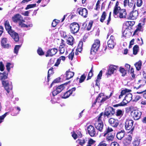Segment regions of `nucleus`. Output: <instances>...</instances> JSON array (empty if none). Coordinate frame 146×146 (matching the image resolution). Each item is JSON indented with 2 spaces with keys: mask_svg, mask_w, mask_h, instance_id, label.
<instances>
[{
  "mask_svg": "<svg viewBox=\"0 0 146 146\" xmlns=\"http://www.w3.org/2000/svg\"><path fill=\"white\" fill-rule=\"evenodd\" d=\"M5 26L6 30L14 40L16 42L18 41L19 40L18 34L11 29V27L10 26L8 21H7L5 22Z\"/></svg>",
  "mask_w": 146,
  "mask_h": 146,
  "instance_id": "obj_1",
  "label": "nucleus"
},
{
  "mask_svg": "<svg viewBox=\"0 0 146 146\" xmlns=\"http://www.w3.org/2000/svg\"><path fill=\"white\" fill-rule=\"evenodd\" d=\"M126 96L125 98V99L124 101L125 100L126 102H122L119 104L115 105L113 106L114 107H116L119 106H123L126 105V104L129 102L131 100H132V94L129 92L125 94Z\"/></svg>",
  "mask_w": 146,
  "mask_h": 146,
  "instance_id": "obj_2",
  "label": "nucleus"
},
{
  "mask_svg": "<svg viewBox=\"0 0 146 146\" xmlns=\"http://www.w3.org/2000/svg\"><path fill=\"white\" fill-rule=\"evenodd\" d=\"M115 113V109L111 107L106 108L104 113V117H110L114 115Z\"/></svg>",
  "mask_w": 146,
  "mask_h": 146,
  "instance_id": "obj_3",
  "label": "nucleus"
},
{
  "mask_svg": "<svg viewBox=\"0 0 146 146\" xmlns=\"http://www.w3.org/2000/svg\"><path fill=\"white\" fill-rule=\"evenodd\" d=\"M71 33L73 34L77 33L80 29V26L77 23L74 22L71 23L70 26Z\"/></svg>",
  "mask_w": 146,
  "mask_h": 146,
  "instance_id": "obj_4",
  "label": "nucleus"
},
{
  "mask_svg": "<svg viewBox=\"0 0 146 146\" xmlns=\"http://www.w3.org/2000/svg\"><path fill=\"white\" fill-rule=\"evenodd\" d=\"M133 121L132 120L127 119L125 122V128L126 130H129L131 129L129 132L131 133L134 129V127H132Z\"/></svg>",
  "mask_w": 146,
  "mask_h": 146,
  "instance_id": "obj_5",
  "label": "nucleus"
},
{
  "mask_svg": "<svg viewBox=\"0 0 146 146\" xmlns=\"http://www.w3.org/2000/svg\"><path fill=\"white\" fill-rule=\"evenodd\" d=\"M88 133L92 137H95L98 135V132L96 131L94 127L90 125L87 127Z\"/></svg>",
  "mask_w": 146,
  "mask_h": 146,
  "instance_id": "obj_6",
  "label": "nucleus"
},
{
  "mask_svg": "<svg viewBox=\"0 0 146 146\" xmlns=\"http://www.w3.org/2000/svg\"><path fill=\"white\" fill-rule=\"evenodd\" d=\"M2 83L7 92L9 93L12 90V86L11 82H9L8 81L3 80Z\"/></svg>",
  "mask_w": 146,
  "mask_h": 146,
  "instance_id": "obj_7",
  "label": "nucleus"
},
{
  "mask_svg": "<svg viewBox=\"0 0 146 146\" xmlns=\"http://www.w3.org/2000/svg\"><path fill=\"white\" fill-rule=\"evenodd\" d=\"M131 115L134 120L139 119L141 116L142 113L138 110H134L131 112Z\"/></svg>",
  "mask_w": 146,
  "mask_h": 146,
  "instance_id": "obj_8",
  "label": "nucleus"
},
{
  "mask_svg": "<svg viewBox=\"0 0 146 146\" xmlns=\"http://www.w3.org/2000/svg\"><path fill=\"white\" fill-rule=\"evenodd\" d=\"M100 41L99 40H96L95 41L94 43L92 45L91 50V53L96 52L97 51L100 46Z\"/></svg>",
  "mask_w": 146,
  "mask_h": 146,
  "instance_id": "obj_9",
  "label": "nucleus"
},
{
  "mask_svg": "<svg viewBox=\"0 0 146 146\" xmlns=\"http://www.w3.org/2000/svg\"><path fill=\"white\" fill-rule=\"evenodd\" d=\"M135 7V4L133 8V10L130 13L128 17V19L134 20L137 18L138 15V12L136 10H134Z\"/></svg>",
  "mask_w": 146,
  "mask_h": 146,
  "instance_id": "obj_10",
  "label": "nucleus"
},
{
  "mask_svg": "<svg viewBox=\"0 0 146 146\" xmlns=\"http://www.w3.org/2000/svg\"><path fill=\"white\" fill-rule=\"evenodd\" d=\"M12 19L15 23L18 22L19 24L22 22H25V21L23 19V17L19 14H17L12 17Z\"/></svg>",
  "mask_w": 146,
  "mask_h": 146,
  "instance_id": "obj_11",
  "label": "nucleus"
},
{
  "mask_svg": "<svg viewBox=\"0 0 146 146\" xmlns=\"http://www.w3.org/2000/svg\"><path fill=\"white\" fill-rule=\"evenodd\" d=\"M109 123L112 127H116L119 125V121L117 119L111 118L109 120Z\"/></svg>",
  "mask_w": 146,
  "mask_h": 146,
  "instance_id": "obj_12",
  "label": "nucleus"
},
{
  "mask_svg": "<svg viewBox=\"0 0 146 146\" xmlns=\"http://www.w3.org/2000/svg\"><path fill=\"white\" fill-rule=\"evenodd\" d=\"M115 44L114 37L113 36L111 35L110 36V39L108 42V46L110 48H114Z\"/></svg>",
  "mask_w": 146,
  "mask_h": 146,
  "instance_id": "obj_13",
  "label": "nucleus"
},
{
  "mask_svg": "<svg viewBox=\"0 0 146 146\" xmlns=\"http://www.w3.org/2000/svg\"><path fill=\"white\" fill-rule=\"evenodd\" d=\"M78 11L79 15H81L84 18L87 17L88 11L85 8H80L79 9Z\"/></svg>",
  "mask_w": 146,
  "mask_h": 146,
  "instance_id": "obj_14",
  "label": "nucleus"
},
{
  "mask_svg": "<svg viewBox=\"0 0 146 146\" xmlns=\"http://www.w3.org/2000/svg\"><path fill=\"white\" fill-rule=\"evenodd\" d=\"M118 66L114 65H111L109 68L107 74L110 75L113 74L114 72L118 68Z\"/></svg>",
  "mask_w": 146,
  "mask_h": 146,
  "instance_id": "obj_15",
  "label": "nucleus"
},
{
  "mask_svg": "<svg viewBox=\"0 0 146 146\" xmlns=\"http://www.w3.org/2000/svg\"><path fill=\"white\" fill-rule=\"evenodd\" d=\"M57 52V49L55 48H52L50 50L49 49L47 51L46 56V57L52 56L53 55H55Z\"/></svg>",
  "mask_w": 146,
  "mask_h": 146,
  "instance_id": "obj_16",
  "label": "nucleus"
},
{
  "mask_svg": "<svg viewBox=\"0 0 146 146\" xmlns=\"http://www.w3.org/2000/svg\"><path fill=\"white\" fill-rule=\"evenodd\" d=\"M7 39L6 38H3L1 40V46L5 48H9L11 47V45L7 43Z\"/></svg>",
  "mask_w": 146,
  "mask_h": 146,
  "instance_id": "obj_17",
  "label": "nucleus"
},
{
  "mask_svg": "<svg viewBox=\"0 0 146 146\" xmlns=\"http://www.w3.org/2000/svg\"><path fill=\"white\" fill-rule=\"evenodd\" d=\"M118 17L120 18H125L127 15V13L125 9H121L120 11Z\"/></svg>",
  "mask_w": 146,
  "mask_h": 146,
  "instance_id": "obj_18",
  "label": "nucleus"
},
{
  "mask_svg": "<svg viewBox=\"0 0 146 146\" xmlns=\"http://www.w3.org/2000/svg\"><path fill=\"white\" fill-rule=\"evenodd\" d=\"M95 127L100 132H102L104 127V124L102 122L101 123L96 122L95 124Z\"/></svg>",
  "mask_w": 146,
  "mask_h": 146,
  "instance_id": "obj_19",
  "label": "nucleus"
},
{
  "mask_svg": "<svg viewBox=\"0 0 146 146\" xmlns=\"http://www.w3.org/2000/svg\"><path fill=\"white\" fill-rule=\"evenodd\" d=\"M132 139V137L131 135H128L123 140V143L125 145H128L130 143Z\"/></svg>",
  "mask_w": 146,
  "mask_h": 146,
  "instance_id": "obj_20",
  "label": "nucleus"
},
{
  "mask_svg": "<svg viewBox=\"0 0 146 146\" xmlns=\"http://www.w3.org/2000/svg\"><path fill=\"white\" fill-rule=\"evenodd\" d=\"M125 134V131L124 130H121L117 133V137L118 139L121 140L124 137Z\"/></svg>",
  "mask_w": 146,
  "mask_h": 146,
  "instance_id": "obj_21",
  "label": "nucleus"
},
{
  "mask_svg": "<svg viewBox=\"0 0 146 146\" xmlns=\"http://www.w3.org/2000/svg\"><path fill=\"white\" fill-rule=\"evenodd\" d=\"M121 10L120 7H114L113 11V15L115 18L118 17L117 15L119 14L120 11Z\"/></svg>",
  "mask_w": 146,
  "mask_h": 146,
  "instance_id": "obj_22",
  "label": "nucleus"
},
{
  "mask_svg": "<svg viewBox=\"0 0 146 146\" xmlns=\"http://www.w3.org/2000/svg\"><path fill=\"white\" fill-rule=\"evenodd\" d=\"M74 38L71 35H69L67 40V43L69 45H72L73 44Z\"/></svg>",
  "mask_w": 146,
  "mask_h": 146,
  "instance_id": "obj_23",
  "label": "nucleus"
},
{
  "mask_svg": "<svg viewBox=\"0 0 146 146\" xmlns=\"http://www.w3.org/2000/svg\"><path fill=\"white\" fill-rule=\"evenodd\" d=\"M67 84V83H66L64 84L61 85L57 87H55V89H56L57 90L58 92L60 93L65 88L64 85H66Z\"/></svg>",
  "mask_w": 146,
  "mask_h": 146,
  "instance_id": "obj_24",
  "label": "nucleus"
},
{
  "mask_svg": "<svg viewBox=\"0 0 146 146\" xmlns=\"http://www.w3.org/2000/svg\"><path fill=\"white\" fill-rule=\"evenodd\" d=\"M124 112L123 110L118 109L116 110L115 113V115L117 117H120L123 116Z\"/></svg>",
  "mask_w": 146,
  "mask_h": 146,
  "instance_id": "obj_25",
  "label": "nucleus"
},
{
  "mask_svg": "<svg viewBox=\"0 0 146 146\" xmlns=\"http://www.w3.org/2000/svg\"><path fill=\"white\" fill-rule=\"evenodd\" d=\"M74 75V72L68 71H67L66 74V79L69 80L70 79L73 77Z\"/></svg>",
  "mask_w": 146,
  "mask_h": 146,
  "instance_id": "obj_26",
  "label": "nucleus"
},
{
  "mask_svg": "<svg viewBox=\"0 0 146 146\" xmlns=\"http://www.w3.org/2000/svg\"><path fill=\"white\" fill-rule=\"evenodd\" d=\"M131 91V90L127 89H125L122 90L121 93V94L119 96V98L120 99L123 95L126 94L127 93L130 92Z\"/></svg>",
  "mask_w": 146,
  "mask_h": 146,
  "instance_id": "obj_27",
  "label": "nucleus"
},
{
  "mask_svg": "<svg viewBox=\"0 0 146 146\" xmlns=\"http://www.w3.org/2000/svg\"><path fill=\"white\" fill-rule=\"evenodd\" d=\"M88 141V139L86 137L82 139H79L78 140V143L80 145L83 146Z\"/></svg>",
  "mask_w": 146,
  "mask_h": 146,
  "instance_id": "obj_28",
  "label": "nucleus"
},
{
  "mask_svg": "<svg viewBox=\"0 0 146 146\" xmlns=\"http://www.w3.org/2000/svg\"><path fill=\"white\" fill-rule=\"evenodd\" d=\"M142 29V25L141 23H139L138 25L137 29L135 31L133 35L137 34V32L141 30Z\"/></svg>",
  "mask_w": 146,
  "mask_h": 146,
  "instance_id": "obj_29",
  "label": "nucleus"
},
{
  "mask_svg": "<svg viewBox=\"0 0 146 146\" xmlns=\"http://www.w3.org/2000/svg\"><path fill=\"white\" fill-rule=\"evenodd\" d=\"M113 135L111 133H109L106 138V140L108 141H112L113 139Z\"/></svg>",
  "mask_w": 146,
  "mask_h": 146,
  "instance_id": "obj_30",
  "label": "nucleus"
},
{
  "mask_svg": "<svg viewBox=\"0 0 146 146\" xmlns=\"http://www.w3.org/2000/svg\"><path fill=\"white\" fill-rule=\"evenodd\" d=\"M135 65L137 70H139L141 69V61H139L135 64Z\"/></svg>",
  "mask_w": 146,
  "mask_h": 146,
  "instance_id": "obj_31",
  "label": "nucleus"
},
{
  "mask_svg": "<svg viewBox=\"0 0 146 146\" xmlns=\"http://www.w3.org/2000/svg\"><path fill=\"white\" fill-rule=\"evenodd\" d=\"M7 78V75L5 72L0 73V79L1 80H5Z\"/></svg>",
  "mask_w": 146,
  "mask_h": 146,
  "instance_id": "obj_32",
  "label": "nucleus"
},
{
  "mask_svg": "<svg viewBox=\"0 0 146 146\" xmlns=\"http://www.w3.org/2000/svg\"><path fill=\"white\" fill-rule=\"evenodd\" d=\"M139 46L137 45H135L134 46L133 48V54L135 55H136L138 51L139 50Z\"/></svg>",
  "mask_w": 146,
  "mask_h": 146,
  "instance_id": "obj_33",
  "label": "nucleus"
},
{
  "mask_svg": "<svg viewBox=\"0 0 146 146\" xmlns=\"http://www.w3.org/2000/svg\"><path fill=\"white\" fill-rule=\"evenodd\" d=\"M59 51L61 54H63L65 51V48L64 45H60L59 48Z\"/></svg>",
  "mask_w": 146,
  "mask_h": 146,
  "instance_id": "obj_34",
  "label": "nucleus"
},
{
  "mask_svg": "<svg viewBox=\"0 0 146 146\" xmlns=\"http://www.w3.org/2000/svg\"><path fill=\"white\" fill-rule=\"evenodd\" d=\"M106 13L105 11L103 12L101 16V18L100 19V21L102 23L104 22L106 18Z\"/></svg>",
  "mask_w": 146,
  "mask_h": 146,
  "instance_id": "obj_35",
  "label": "nucleus"
},
{
  "mask_svg": "<svg viewBox=\"0 0 146 146\" xmlns=\"http://www.w3.org/2000/svg\"><path fill=\"white\" fill-rule=\"evenodd\" d=\"M24 22H22L21 23H19V25L20 26H21L22 27H32V24H30L29 25H26L23 23Z\"/></svg>",
  "mask_w": 146,
  "mask_h": 146,
  "instance_id": "obj_36",
  "label": "nucleus"
},
{
  "mask_svg": "<svg viewBox=\"0 0 146 146\" xmlns=\"http://www.w3.org/2000/svg\"><path fill=\"white\" fill-rule=\"evenodd\" d=\"M70 91L68 90V91L66 92V93H64L63 95L62 98H66L70 96L71 94Z\"/></svg>",
  "mask_w": 146,
  "mask_h": 146,
  "instance_id": "obj_37",
  "label": "nucleus"
},
{
  "mask_svg": "<svg viewBox=\"0 0 146 146\" xmlns=\"http://www.w3.org/2000/svg\"><path fill=\"white\" fill-rule=\"evenodd\" d=\"M119 71L122 74V76H124L126 74V70L124 68L120 67L119 68Z\"/></svg>",
  "mask_w": 146,
  "mask_h": 146,
  "instance_id": "obj_38",
  "label": "nucleus"
},
{
  "mask_svg": "<svg viewBox=\"0 0 146 146\" xmlns=\"http://www.w3.org/2000/svg\"><path fill=\"white\" fill-rule=\"evenodd\" d=\"M8 113V112H6L2 116H0V124L3 121L4 119Z\"/></svg>",
  "mask_w": 146,
  "mask_h": 146,
  "instance_id": "obj_39",
  "label": "nucleus"
},
{
  "mask_svg": "<svg viewBox=\"0 0 146 146\" xmlns=\"http://www.w3.org/2000/svg\"><path fill=\"white\" fill-rule=\"evenodd\" d=\"M21 45H16L15 46L14 49V52L17 54L19 48L21 47Z\"/></svg>",
  "mask_w": 146,
  "mask_h": 146,
  "instance_id": "obj_40",
  "label": "nucleus"
},
{
  "mask_svg": "<svg viewBox=\"0 0 146 146\" xmlns=\"http://www.w3.org/2000/svg\"><path fill=\"white\" fill-rule=\"evenodd\" d=\"M93 67L92 66L91 68V70H90V72H89L88 77L87 78V80H88L89 79H91V77L93 75Z\"/></svg>",
  "mask_w": 146,
  "mask_h": 146,
  "instance_id": "obj_41",
  "label": "nucleus"
},
{
  "mask_svg": "<svg viewBox=\"0 0 146 146\" xmlns=\"http://www.w3.org/2000/svg\"><path fill=\"white\" fill-rule=\"evenodd\" d=\"M73 51L74 50H72L71 52L69 54L68 56V58L71 60H72L74 56V52H73Z\"/></svg>",
  "mask_w": 146,
  "mask_h": 146,
  "instance_id": "obj_42",
  "label": "nucleus"
},
{
  "mask_svg": "<svg viewBox=\"0 0 146 146\" xmlns=\"http://www.w3.org/2000/svg\"><path fill=\"white\" fill-rule=\"evenodd\" d=\"M83 45V42L82 41L80 42L78 45V51L81 52L82 50V49Z\"/></svg>",
  "mask_w": 146,
  "mask_h": 146,
  "instance_id": "obj_43",
  "label": "nucleus"
},
{
  "mask_svg": "<svg viewBox=\"0 0 146 146\" xmlns=\"http://www.w3.org/2000/svg\"><path fill=\"white\" fill-rule=\"evenodd\" d=\"M36 4H29L27 6V7L25 8V9L26 10H27L29 9L33 8L36 6Z\"/></svg>",
  "mask_w": 146,
  "mask_h": 146,
  "instance_id": "obj_44",
  "label": "nucleus"
},
{
  "mask_svg": "<svg viewBox=\"0 0 146 146\" xmlns=\"http://www.w3.org/2000/svg\"><path fill=\"white\" fill-rule=\"evenodd\" d=\"M88 141V145L86 146H91V145L94 144L95 141L92 139H90Z\"/></svg>",
  "mask_w": 146,
  "mask_h": 146,
  "instance_id": "obj_45",
  "label": "nucleus"
},
{
  "mask_svg": "<svg viewBox=\"0 0 146 146\" xmlns=\"http://www.w3.org/2000/svg\"><path fill=\"white\" fill-rule=\"evenodd\" d=\"M37 52L38 54L40 55H43L44 54L42 49L41 48H38L37 50Z\"/></svg>",
  "mask_w": 146,
  "mask_h": 146,
  "instance_id": "obj_46",
  "label": "nucleus"
},
{
  "mask_svg": "<svg viewBox=\"0 0 146 146\" xmlns=\"http://www.w3.org/2000/svg\"><path fill=\"white\" fill-rule=\"evenodd\" d=\"M15 109L17 110L18 111L16 113H15L14 114H13V113H12V115L15 116L17 114L19 113V111H20L21 109L20 108H19L18 107H17L16 108H15Z\"/></svg>",
  "mask_w": 146,
  "mask_h": 146,
  "instance_id": "obj_47",
  "label": "nucleus"
},
{
  "mask_svg": "<svg viewBox=\"0 0 146 146\" xmlns=\"http://www.w3.org/2000/svg\"><path fill=\"white\" fill-rule=\"evenodd\" d=\"M112 131H113V129L111 128L108 127L107 129V130L106 131V132H104V136H106V134H107V133L110 132Z\"/></svg>",
  "mask_w": 146,
  "mask_h": 146,
  "instance_id": "obj_48",
  "label": "nucleus"
},
{
  "mask_svg": "<svg viewBox=\"0 0 146 146\" xmlns=\"http://www.w3.org/2000/svg\"><path fill=\"white\" fill-rule=\"evenodd\" d=\"M86 77L84 74H83L81 76L80 78V79L79 82L80 83L82 82L85 80Z\"/></svg>",
  "mask_w": 146,
  "mask_h": 146,
  "instance_id": "obj_49",
  "label": "nucleus"
},
{
  "mask_svg": "<svg viewBox=\"0 0 146 146\" xmlns=\"http://www.w3.org/2000/svg\"><path fill=\"white\" fill-rule=\"evenodd\" d=\"M93 22L91 21L90 22L87 27V29L88 31H89L90 30L92 25Z\"/></svg>",
  "mask_w": 146,
  "mask_h": 146,
  "instance_id": "obj_50",
  "label": "nucleus"
},
{
  "mask_svg": "<svg viewBox=\"0 0 146 146\" xmlns=\"http://www.w3.org/2000/svg\"><path fill=\"white\" fill-rule=\"evenodd\" d=\"M134 2L133 1H128L127 5L130 7H131L134 5Z\"/></svg>",
  "mask_w": 146,
  "mask_h": 146,
  "instance_id": "obj_51",
  "label": "nucleus"
},
{
  "mask_svg": "<svg viewBox=\"0 0 146 146\" xmlns=\"http://www.w3.org/2000/svg\"><path fill=\"white\" fill-rule=\"evenodd\" d=\"M140 143V141L138 139L134 141L133 143V144L134 146H138Z\"/></svg>",
  "mask_w": 146,
  "mask_h": 146,
  "instance_id": "obj_52",
  "label": "nucleus"
},
{
  "mask_svg": "<svg viewBox=\"0 0 146 146\" xmlns=\"http://www.w3.org/2000/svg\"><path fill=\"white\" fill-rule=\"evenodd\" d=\"M52 69H50L48 73V76H47V79L48 81H49V78L50 77V75L52 74Z\"/></svg>",
  "mask_w": 146,
  "mask_h": 146,
  "instance_id": "obj_53",
  "label": "nucleus"
},
{
  "mask_svg": "<svg viewBox=\"0 0 146 146\" xmlns=\"http://www.w3.org/2000/svg\"><path fill=\"white\" fill-rule=\"evenodd\" d=\"M55 87L54 88V90H53L52 92V95L53 96H55L59 93L58 92L57 90L56 89H55Z\"/></svg>",
  "mask_w": 146,
  "mask_h": 146,
  "instance_id": "obj_54",
  "label": "nucleus"
},
{
  "mask_svg": "<svg viewBox=\"0 0 146 146\" xmlns=\"http://www.w3.org/2000/svg\"><path fill=\"white\" fill-rule=\"evenodd\" d=\"M110 98V96H107L103 97L102 98V99L100 101V102L102 103L106 101L107 99H109Z\"/></svg>",
  "mask_w": 146,
  "mask_h": 146,
  "instance_id": "obj_55",
  "label": "nucleus"
},
{
  "mask_svg": "<svg viewBox=\"0 0 146 146\" xmlns=\"http://www.w3.org/2000/svg\"><path fill=\"white\" fill-rule=\"evenodd\" d=\"M141 98L140 96L137 95L135 96V99L133 100V101L136 102Z\"/></svg>",
  "mask_w": 146,
  "mask_h": 146,
  "instance_id": "obj_56",
  "label": "nucleus"
},
{
  "mask_svg": "<svg viewBox=\"0 0 146 146\" xmlns=\"http://www.w3.org/2000/svg\"><path fill=\"white\" fill-rule=\"evenodd\" d=\"M11 65V64L10 63H7L6 65L7 69L9 72L10 71Z\"/></svg>",
  "mask_w": 146,
  "mask_h": 146,
  "instance_id": "obj_57",
  "label": "nucleus"
},
{
  "mask_svg": "<svg viewBox=\"0 0 146 146\" xmlns=\"http://www.w3.org/2000/svg\"><path fill=\"white\" fill-rule=\"evenodd\" d=\"M0 70L1 71H3L4 70V65L2 62H0Z\"/></svg>",
  "mask_w": 146,
  "mask_h": 146,
  "instance_id": "obj_58",
  "label": "nucleus"
},
{
  "mask_svg": "<svg viewBox=\"0 0 146 146\" xmlns=\"http://www.w3.org/2000/svg\"><path fill=\"white\" fill-rule=\"evenodd\" d=\"M102 71L101 70L100 71L99 73L98 76L97 78V81H98V80H99L101 79V77L102 76Z\"/></svg>",
  "mask_w": 146,
  "mask_h": 146,
  "instance_id": "obj_59",
  "label": "nucleus"
},
{
  "mask_svg": "<svg viewBox=\"0 0 146 146\" xmlns=\"http://www.w3.org/2000/svg\"><path fill=\"white\" fill-rule=\"evenodd\" d=\"M60 79L58 78L56 79L52 82V84H51L50 87H52V85L54 83H57L58 82L60 81Z\"/></svg>",
  "mask_w": 146,
  "mask_h": 146,
  "instance_id": "obj_60",
  "label": "nucleus"
},
{
  "mask_svg": "<svg viewBox=\"0 0 146 146\" xmlns=\"http://www.w3.org/2000/svg\"><path fill=\"white\" fill-rule=\"evenodd\" d=\"M137 93L138 94H141L142 93H143V97L146 99V90L142 92H137Z\"/></svg>",
  "mask_w": 146,
  "mask_h": 146,
  "instance_id": "obj_61",
  "label": "nucleus"
},
{
  "mask_svg": "<svg viewBox=\"0 0 146 146\" xmlns=\"http://www.w3.org/2000/svg\"><path fill=\"white\" fill-rule=\"evenodd\" d=\"M142 1H137V5L138 7H140L142 4Z\"/></svg>",
  "mask_w": 146,
  "mask_h": 146,
  "instance_id": "obj_62",
  "label": "nucleus"
},
{
  "mask_svg": "<svg viewBox=\"0 0 146 146\" xmlns=\"http://www.w3.org/2000/svg\"><path fill=\"white\" fill-rule=\"evenodd\" d=\"M58 22H56L54 20H53L52 23V27H55L56 25L58 24Z\"/></svg>",
  "mask_w": 146,
  "mask_h": 146,
  "instance_id": "obj_63",
  "label": "nucleus"
},
{
  "mask_svg": "<svg viewBox=\"0 0 146 146\" xmlns=\"http://www.w3.org/2000/svg\"><path fill=\"white\" fill-rule=\"evenodd\" d=\"M111 146H119V144L116 142H115L111 143Z\"/></svg>",
  "mask_w": 146,
  "mask_h": 146,
  "instance_id": "obj_64",
  "label": "nucleus"
}]
</instances>
